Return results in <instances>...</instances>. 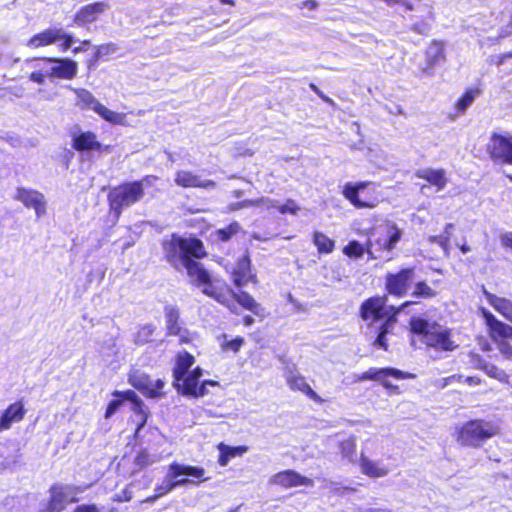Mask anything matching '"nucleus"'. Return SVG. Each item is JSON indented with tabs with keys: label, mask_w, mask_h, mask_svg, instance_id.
I'll use <instances>...</instances> for the list:
<instances>
[{
	"label": "nucleus",
	"mask_w": 512,
	"mask_h": 512,
	"mask_svg": "<svg viewBox=\"0 0 512 512\" xmlns=\"http://www.w3.org/2000/svg\"><path fill=\"white\" fill-rule=\"evenodd\" d=\"M165 260L176 270L185 269L191 286L200 289L207 297L226 307L232 314L239 315L240 306L264 319V308L246 291L235 292L222 278L213 277L200 260L208 257L204 242L196 236L183 237L172 234L162 242Z\"/></svg>",
	"instance_id": "obj_1"
},
{
	"label": "nucleus",
	"mask_w": 512,
	"mask_h": 512,
	"mask_svg": "<svg viewBox=\"0 0 512 512\" xmlns=\"http://www.w3.org/2000/svg\"><path fill=\"white\" fill-rule=\"evenodd\" d=\"M483 294L489 305L512 323V300L497 296L485 289ZM478 313L484 321L489 339L495 344L502 357L512 360V325L498 319L485 307H480Z\"/></svg>",
	"instance_id": "obj_2"
},
{
	"label": "nucleus",
	"mask_w": 512,
	"mask_h": 512,
	"mask_svg": "<svg viewBox=\"0 0 512 512\" xmlns=\"http://www.w3.org/2000/svg\"><path fill=\"white\" fill-rule=\"evenodd\" d=\"M408 330L412 343L419 341L427 351L442 354L453 352L459 347L453 330L436 320L412 316L408 321Z\"/></svg>",
	"instance_id": "obj_3"
},
{
	"label": "nucleus",
	"mask_w": 512,
	"mask_h": 512,
	"mask_svg": "<svg viewBox=\"0 0 512 512\" xmlns=\"http://www.w3.org/2000/svg\"><path fill=\"white\" fill-rule=\"evenodd\" d=\"M204 475L205 469L202 467L182 465L177 462H172L169 464L167 470V478L169 480L157 485L154 489V495L149 497V500H156L165 496L176 487L187 484L199 485L200 483L208 480Z\"/></svg>",
	"instance_id": "obj_4"
},
{
	"label": "nucleus",
	"mask_w": 512,
	"mask_h": 512,
	"mask_svg": "<svg viewBox=\"0 0 512 512\" xmlns=\"http://www.w3.org/2000/svg\"><path fill=\"white\" fill-rule=\"evenodd\" d=\"M341 194L356 209H374L383 200L380 185L374 181L347 182Z\"/></svg>",
	"instance_id": "obj_5"
},
{
	"label": "nucleus",
	"mask_w": 512,
	"mask_h": 512,
	"mask_svg": "<svg viewBox=\"0 0 512 512\" xmlns=\"http://www.w3.org/2000/svg\"><path fill=\"white\" fill-rule=\"evenodd\" d=\"M498 433V427L484 419H471L456 432V441L464 447L480 448Z\"/></svg>",
	"instance_id": "obj_6"
},
{
	"label": "nucleus",
	"mask_w": 512,
	"mask_h": 512,
	"mask_svg": "<svg viewBox=\"0 0 512 512\" xmlns=\"http://www.w3.org/2000/svg\"><path fill=\"white\" fill-rule=\"evenodd\" d=\"M416 278V268L414 266H405L397 271L388 272L384 276V290L386 295L396 298L406 296Z\"/></svg>",
	"instance_id": "obj_7"
},
{
	"label": "nucleus",
	"mask_w": 512,
	"mask_h": 512,
	"mask_svg": "<svg viewBox=\"0 0 512 512\" xmlns=\"http://www.w3.org/2000/svg\"><path fill=\"white\" fill-rule=\"evenodd\" d=\"M387 377L403 380L414 378L415 375L409 372H404L393 367L384 368H369L367 371L359 374L355 378V382H364L368 380L379 381L380 384L390 393L399 394L400 390L397 385L392 384L387 380Z\"/></svg>",
	"instance_id": "obj_8"
},
{
	"label": "nucleus",
	"mask_w": 512,
	"mask_h": 512,
	"mask_svg": "<svg viewBox=\"0 0 512 512\" xmlns=\"http://www.w3.org/2000/svg\"><path fill=\"white\" fill-rule=\"evenodd\" d=\"M486 153L494 164L512 166V134L493 132L486 145Z\"/></svg>",
	"instance_id": "obj_9"
},
{
	"label": "nucleus",
	"mask_w": 512,
	"mask_h": 512,
	"mask_svg": "<svg viewBox=\"0 0 512 512\" xmlns=\"http://www.w3.org/2000/svg\"><path fill=\"white\" fill-rule=\"evenodd\" d=\"M76 487L54 483L49 487V498L43 508L38 512H63L66 510L68 505L76 503L78 501L75 497H70L71 491L76 490Z\"/></svg>",
	"instance_id": "obj_10"
},
{
	"label": "nucleus",
	"mask_w": 512,
	"mask_h": 512,
	"mask_svg": "<svg viewBox=\"0 0 512 512\" xmlns=\"http://www.w3.org/2000/svg\"><path fill=\"white\" fill-rule=\"evenodd\" d=\"M34 60L51 64V68L49 70L50 80H72L76 77L78 72L77 63L69 58L39 57Z\"/></svg>",
	"instance_id": "obj_11"
},
{
	"label": "nucleus",
	"mask_w": 512,
	"mask_h": 512,
	"mask_svg": "<svg viewBox=\"0 0 512 512\" xmlns=\"http://www.w3.org/2000/svg\"><path fill=\"white\" fill-rule=\"evenodd\" d=\"M387 295H375L365 299L359 308V316L366 322H377L385 317Z\"/></svg>",
	"instance_id": "obj_12"
},
{
	"label": "nucleus",
	"mask_w": 512,
	"mask_h": 512,
	"mask_svg": "<svg viewBox=\"0 0 512 512\" xmlns=\"http://www.w3.org/2000/svg\"><path fill=\"white\" fill-rule=\"evenodd\" d=\"M166 319V334L168 336H177L180 344H187L192 341L189 330L182 326L180 322V312L176 306H166L164 308Z\"/></svg>",
	"instance_id": "obj_13"
},
{
	"label": "nucleus",
	"mask_w": 512,
	"mask_h": 512,
	"mask_svg": "<svg viewBox=\"0 0 512 512\" xmlns=\"http://www.w3.org/2000/svg\"><path fill=\"white\" fill-rule=\"evenodd\" d=\"M72 147L78 152L95 151L98 153L107 152L110 150L109 145L102 144L93 131H81L73 135Z\"/></svg>",
	"instance_id": "obj_14"
},
{
	"label": "nucleus",
	"mask_w": 512,
	"mask_h": 512,
	"mask_svg": "<svg viewBox=\"0 0 512 512\" xmlns=\"http://www.w3.org/2000/svg\"><path fill=\"white\" fill-rule=\"evenodd\" d=\"M231 278L233 284L238 288L247 285L249 282H256V275L252 273V262L248 251L236 260Z\"/></svg>",
	"instance_id": "obj_15"
},
{
	"label": "nucleus",
	"mask_w": 512,
	"mask_h": 512,
	"mask_svg": "<svg viewBox=\"0 0 512 512\" xmlns=\"http://www.w3.org/2000/svg\"><path fill=\"white\" fill-rule=\"evenodd\" d=\"M130 384L145 397L158 398L164 396L162 391L164 382L161 379L153 381L147 375H134L130 376Z\"/></svg>",
	"instance_id": "obj_16"
},
{
	"label": "nucleus",
	"mask_w": 512,
	"mask_h": 512,
	"mask_svg": "<svg viewBox=\"0 0 512 512\" xmlns=\"http://www.w3.org/2000/svg\"><path fill=\"white\" fill-rule=\"evenodd\" d=\"M14 198L15 200L22 202L26 208L34 209L38 217L43 215L46 211L44 195L37 190L19 187L16 190Z\"/></svg>",
	"instance_id": "obj_17"
},
{
	"label": "nucleus",
	"mask_w": 512,
	"mask_h": 512,
	"mask_svg": "<svg viewBox=\"0 0 512 512\" xmlns=\"http://www.w3.org/2000/svg\"><path fill=\"white\" fill-rule=\"evenodd\" d=\"M174 183L181 188H201L213 189L216 182L211 179H201V177L189 170H178L175 173Z\"/></svg>",
	"instance_id": "obj_18"
},
{
	"label": "nucleus",
	"mask_w": 512,
	"mask_h": 512,
	"mask_svg": "<svg viewBox=\"0 0 512 512\" xmlns=\"http://www.w3.org/2000/svg\"><path fill=\"white\" fill-rule=\"evenodd\" d=\"M108 7V4L103 1L87 4L77 10L74 14L73 21L79 26L93 23L99 19L100 15L104 13Z\"/></svg>",
	"instance_id": "obj_19"
},
{
	"label": "nucleus",
	"mask_w": 512,
	"mask_h": 512,
	"mask_svg": "<svg viewBox=\"0 0 512 512\" xmlns=\"http://www.w3.org/2000/svg\"><path fill=\"white\" fill-rule=\"evenodd\" d=\"M172 384L176 391L183 396L199 398L208 393L207 389L200 385L199 380H196L190 373L183 376L180 381L173 380Z\"/></svg>",
	"instance_id": "obj_20"
},
{
	"label": "nucleus",
	"mask_w": 512,
	"mask_h": 512,
	"mask_svg": "<svg viewBox=\"0 0 512 512\" xmlns=\"http://www.w3.org/2000/svg\"><path fill=\"white\" fill-rule=\"evenodd\" d=\"M26 409L22 400L9 404L0 415V432L9 430L13 423L24 420Z\"/></svg>",
	"instance_id": "obj_21"
},
{
	"label": "nucleus",
	"mask_w": 512,
	"mask_h": 512,
	"mask_svg": "<svg viewBox=\"0 0 512 512\" xmlns=\"http://www.w3.org/2000/svg\"><path fill=\"white\" fill-rule=\"evenodd\" d=\"M274 483L285 489H289L298 486H312L313 480L301 475L295 470L288 469L276 473L274 475Z\"/></svg>",
	"instance_id": "obj_22"
},
{
	"label": "nucleus",
	"mask_w": 512,
	"mask_h": 512,
	"mask_svg": "<svg viewBox=\"0 0 512 512\" xmlns=\"http://www.w3.org/2000/svg\"><path fill=\"white\" fill-rule=\"evenodd\" d=\"M415 177L425 180L430 186L435 187L436 191H442L448 183L446 171L442 168L419 169L415 172Z\"/></svg>",
	"instance_id": "obj_23"
},
{
	"label": "nucleus",
	"mask_w": 512,
	"mask_h": 512,
	"mask_svg": "<svg viewBox=\"0 0 512 512\" xmlns=\"http://www.w3.org/2000/svg\"><path fill=\"white\" fill-rule=\"evenodd\" d=\"M195 361V357L190 352L186 350L178 352L175 356V363L172 368L173 380L180 381L183 376L189 373Z\"/></svg>",
	"instance_id": "obj_24"
},
{
	"label": "nucleus",
	"mask_w": 512,
	"mask_h": 512,
	"mask_svg": "<svg viewBox=\"0 0 512 512\" xmlns=\"http://www.w3.org/2000/svg\"><path fill=\"white\" fill-rule=\"evenodd\" d=\"M287 384L292 391H299L305 394L310 400L322 404L324 399H322L306 382L305 377L302 375H290L287 378Z\"/></svg>",
	"instance_id": "obj_25"
},
{
	"label": "nucleus",
	"mask_w": 512,
	"mask_h": 512,
	"mask_svg": "<svg viewBox=\"0 0 512 512\" xmlns=\"http://www.w3.org/2000/svg\"><path fill=\"white\" fill-rule=\"evenodd\" d=\"M60 40L59 28L49 27L35 35H33L28 41L27 46L30 48H40L52 45Z\"/></svg>",
	"instance_id": "obj_26"
},
{
	"label": "nucleus",
	"mask_w": 512,
	"mask_h": 512,
	"mask_svg": "<svg viewBox=\"0 0 512 512\" xmlns=\"http://www.w3.org/2000/svg\"><path fill=\"white\" fill-rule=\"evenodd\" d=\"M342 252L345 256L352 259L362 258L365 252H367L371 258H376L373 256V243L371 240H368L365 245L357 240H351L343 247Z\"/></svg>",
	"instance_id": "obj_27"
},
{
	"label": "nucleus",
	"mask_w": 512,
	"mask_h": 512,
	"mask_svg": "<svg viewBox=\"0 0 512 512\" xmlns=\"http://www.w3.org/2000/svg\"><path fill=\"white\" fill-rule=\"evenodd\" d=\"M216 447L219 451L217 462L222 467H225L230 459L242 456L248 451L246 445L229 446L223 442H220Z\"/></svg>",
	"instance_id": "obj_28"
},
{
	"label": "nucleus",
	"mask_w": 512,
	"mask_h": 512,
	"mask_svg": "<svg viewBox=\"0 0 512 512\" xmlns=\"http://www.w3.org/2000/svg\"><path fill=\"white\" fill-rule=\"evenodd\" d=\"M482 94V89L478 86L465 89L463 94L456 100L454 109L456 115H462L467 108L472 105L477 97Z\"/></svg>",
	"instance_id": "obj_29"
},
{
	"label": "nucleus",
	"mask_w": 512,
	"mask_h": 512,
	"mask_svg": "<svg viewBox=\"0 0 512 512\" xmlns=\"http://www.w3.org/2000/svg\"><path fill=\"white\" fill-rule=\"evenodd\" d=\"M311 240L319 255L331 254L336 248L335 240L321 231H313L311 234Z\"/></svg>",
	"instance_id": "obj_30"
},
{
	"label": "nucleus",
	"mask_w": 512,
	"mask_h": 512,
	"mask_svg": "<svg viewBox=\"0 0 512 512\" xmlns=\"http://www.w3.org/2000/svg\"><path fill=\"white\" fill-rule=\"evenodd\" d=\"M412 286L413 290L410 295L414 299L413 301H417V304L420 300H431L439 295V292L425 280L414 281Z\"/></svg>",
	"instance_id": "obj_31"
},
{
	"label": "nucleus",
	"mask_w": 512,
	"mask_h": 512,
	"mask_svg": "<svg viewBox=\"0 0 512 512\" xmlns=\"http://www.w3.org/2000/svg\"><path fill=\"white\" fill-rule=\"evenodd\" d=\"M361 472L370 478L385 477L389 473V469L379 465L377 462L370 460L368 457L361 455L359 460Z\"/></svg>",
	"instance_id": "obj_32"
},
{
	"label": "nucleus",
	"mask_w": 512,
	"mask_h": 512,
	"mask_svg": "<svg viewBox=\"0 0 512 512\" xmlns=\"http://www.w3.org/2000/svg\"><path fill=\"white\" fill-rule=\"evenodd\" d=\"M392 230V233L387 239L377 238L372 241L373 249L375 248V250L380 253L384 251H392L402 237V231L397 227V225L393 224Z\"/></svg>",
	"instance_id": "obj_33"
},
{
	"label": "nucleus",
	"mask_w": 512,
	"mask_h": 512,
	"mask_svg": "<svg viewBox=\"0 0 512 512\" xmlns=\"http://www.w3.org/2000/svg\"><path fill=\"white\" fill-rule=\"evenodd\" d=\"M445 59L444 44L439 40H432L425 51V60L429 68L434 67Z\"/></svg>",
	"instance_id": "obj_34"
},
{
	"label": "nucleus",
	"mask_w": 512,
	"mask_h": 512,
	"mask_svg": "<svg viewBox=\"0 0 512 512\" xmlns=\"http://www.w3.org/2000/svg\"><path fill=\"white\" fill-rule=\"evenodd\" d=\"M242 232V227L238 221H232L223 228L216 229L212 233L214 241L218 243H226L230 241L235 235Z\"/></svg>",
	"instance_id": "obj_35"
},
{
	"label": "nucleus",
	"mask_w": 512,
	"mask_h": 512,
	"mask_svg": "<svg viewBox=\"0 0 512 512\" xmlns=\"http://www.w3.org/2000/svg\"><path fill=\"white\" fill-rule=\"evenodd\" d=\"M95 113H97L103 120L112 125H121L125 122L124 113H118L116 111L110 110L102 103L96 106Z\"/></svg>",
	"instance_id": "obj_36"
},
{
	"label": "nucleus",
	"mask_w": 512,
	"mask_h": 512,
	"mask_svg": "<svg viewBox=\"0 0 512 512\" xmlns=\"http://www.w3.org/2000/svg\"><path fill=\"white\" fill-rule=\"evenodd\" d=\"M76 94V105L81 110H92L94 112L96 111V106H98L100 102L92 95L91 92L85 89H79L77 90Z\"/></svg>",
	"instance_id": "obj_37"
},
{
	"label": "nucleus",
	"mask_w": 512,
	"mask_h": 512,
	"mask_svg": "<svg viewBox=\"0 0 512 512\" xmlns=\"http://www.w3.org/2000/svg\"><path fill=\"white\" fill-rule=\"evenodd\" d=\"M155 326L145 324L140 326L134 334V342L137 345H145L154 342Z\"/></svg>",
	"instance_id": "obj_38"
},
{
	"label": "nucleus",
	"mask_w": 512,
	"mask_h": 512,
	"mask_svg": "<svg viewBox=\"0 0 512 512\" xmlns=\"http://www.w3.org/2000/svg\"><path fill=\"white\" fill-rule=\"evenodd\" d=\"M477 369L482 370L490 378L496 379L500 382H508L509 375L501 368L494 364L482 363L477 365Z\"/></svg>",
	"instance_id": "obj_39"
},
{
	"label": "nucleus",
	"mask_w": 512,
	"mask_h": 512,
	"mask_svg": "<svg viewBox=\"0 0 512 512\" xmlns=\"http://www.w3.org/2000/svg\"><path fill=\"white\" fill-rule=\"evenodd\" d=\"M50 68L51 64H46L45 62H42V64L38 65V68L36 70L32 71L29 74V80L38 85H43L46 82V79H50Z\"/></svg>",
	"instance_id": "obj_40"
},
{
	"label": "nucleus",
	"mask_w": 512,
	"mask_h": 512,
	"mask_svg": "<svg viewBox=\"0 0 512 512\" xmlns=\"http://www.w3.org/2000/svg\"><path fill=\"white\" fill-rule=\"evenodd\" d=\"M110 207L118 212L128 202V191L113 190L108 196Z\"/></svg>",
	"instance_id": "obj_41"
},
{
	"label": "nucleus",
	"mask_w": 512,
	"mask_h": 512,
	"mask_svg": "<svg viewBox=\"0 0 512 512\" xmlns=\"http://www.w3.org/2000/svg\"><path fill=\"white\" fill-rule=\"evenodd\" d=\"M117 46L114 43H106L96 47L93 54L92 63H97L100 59L117 51Z\"/></svg>",
	"instance_id": "obj_42"
},
{
	"label": "nucleus",
	"mask_w": 512,
	"mask_h": 512,
	"mask_svg": "<svg viewBox=\"0 0 512 512\" xmlns=\"http://www.w3.org/2000/svg\"><path fill=\"white\" fill-rule=\"evenodd\" d=\"M245 340L241 336H236L232 340H228L222 343L221 349L223 351H232L233 353H238L241 347L244 345Z\"/></svg>",
	"instance_id": "obj_43"
},
{
	"label": "nucleus",
	"mask_w": 512,
	"mask_h": 512,
	"mask_svg": "<svg viewBox=\"0 0 512 512\" xmlns=\"http://www.w3.org/2000/svg\"><path fill=\"white\" fill-rule=\"evenodd\" d=\"M115 394L116 395H120L122 397V399H113V400H111L109 402V404L107 406V409H106V412H105V417L106 418H109L112 414L115 413V411L122 404L123 400L128 399V390L127 391H123L121 393H115Z\"/></svg>",
	"instance_id": "obj_44"
},
{
	"label": "nucleus",
	"mask_w": 512,
	"mask_h": 512,
	"mask_svg": "<svg viewBox=\"0 0 512 512\" xmlns=\"http://www.w3.org/2000/svg\"><path fill=\"white\" fill-rule=\"evenodd\" d=\"M277 210L281 214L288 213V214L296 215L298 213V211L300 210V207L297 205V203L294 200L288 199L284 204L278 206Z\"/></svg>",
	"instance_id": "obj_45"
},
{
	"label": "nucleus",
	"mask_w": 512,
	"mask_h": 512,
	"mask_svg": "<svg viewBox=\"0 0 512 512\" xmlns=\"http://www.w3.org/2000/svg\"><path fill=\"white\" fill-rule=\"evenodd\" d=\"M143 196V187L140 181L130 183V203L140 200Z\"/></svg>",
	"instance_id": "obj_46"
},
{
	"label": "nucleus",
	"mask_w": 512,
	"mask_h": 512,
	"mask_svg": "<svg viewBox=\"0 0 512 512\" xmlns=\"http://www.w3.org/2000/svg\"><path fill=\"white\" fill-rule=\"evenodd\" d=\"M59 36L60 40H62L61 50L67 51L74 42V37L69 33H65L61 28H59Z\"/></svg>",
	"instance_id": "obj_47"
},
{
	"label": "nucleus",
	"mask_w": 512,
	"mask_h": 512,
	"mask_svg": "<svg viewBox=\"0 0 512 512\" xmlns=\"http://www.w3.org/2000/svg\"><path fill=\"white\" fill-rule=\"evenodd\" d=\"M309 88L317 95L321 98V100H323L325 103L331 105V106H334L335 105V102L332 98H330L329 96L325 95L320 89L319 87L315 84V83H310L309 84Z\"/></svg>",
	"instance_id": "obj_48"
},
{
	"label": "nucleus",
	"mask_w": 512,
	"mask_h": 512,
	"mask_svg": "<svg viewBox=\"0 0 512 512\" xmlns=\"http://www.w3.org/2000/svg\"><path fill=\"white\" fill-rule=\"evenodd\" d=\"M309 88L317 95L321 98V100H323L325 103L331 105V106H334L335 105V102L332 98H330L329 96L325 95L320 89L319 87L315 84V83H310L309 84Z\"/></svg>",
	"instance_id": "obj_49"
},
{
	"label": "nucleus",
	"mask_w": 512,
	"mask_h": 512,
	"mask_svg": "<svg viewBox=\"0 0 512 512\" xmlns=\"http://www.w3.org/2000/svg\"><path fill=\"white\" fill-rule=\"evenodd\" d=\"M149 463H151L150 456L147 452H140L135 458V464L139 466L140 469L146 467Z\"/></svg>",
	"instance_id": "obj_50"
},
{
	"label": "nucleus",
	"mask_w": 512,
	"mask_h": 512,
	"mask_svg": "<svg viewBox=\"0 0 512 512\" xmlns=\"http://www.w3.org/2000/svg\"><path fill=\"white\" fill-rule=\"evenodd\" d=\"M386 336L387 335H383V334H379L378 333L376 339L373 342V346L381 348L384 351H388L389 345H388V341H387V337Z\"/></svg>",
	"instance_id": "obj_51"
},
{
	"label": "nucleus",
	"mask_w": 512,
	"mask_h": 512,
	"mask_svg": "<svg viewBox=\"0 0 512 512\" xmlns=\"http://www.w3.org/2000/svg\"><path fill=\"white\" fill-rule=\"evenodd\" d=\"M414 304H417V301L406 300L403 303H401L399 306H393V305L390 306L389 312H390V314L397 316L401 310H403L404 308H407L411 305H414Z\"/></svg>",
	"instance_id": "obj_52"
},
{
	"label": "nucleus",
	"mask_w": 512,
	"mask_h": 512,
	"mask_svg": "<svg viewBox=\"0 0 512 512\" xmlns=\"http://www.w3.org/2000/svg\"><path fill=\"white\" fill-rule=\"evenodd\" d=\"M73 512H101L96 504H81L77 505Z\"/></svg>",
	"instance_id": "obj_53"
},
{
	"label": "nucleus",
	"mask_w": 512,
	"mask_h": 512,
	"mask_svg": "<svg viewBox=\"0 0 512 512\" xmlns=\"http://www.w3.org/2000/svg\"><path fill=\"white\" fill-rule=\"evenodd\" d=\"M463 376L459 374L451 375L442 379L441 387L444 388L450 383L458 382L462 383Z\"/></svg>",
	"instance_id": "obj_54"
},
{
	"label": "nucleus",
	"mask_w": 512,
	"mask_h": 512,
	"mask_svg": "<svg viewBox=\"0 0 512 512\" xmlns=\"http://www.w3.org/2000/svg\"><path fill=\"white\" fill-rule=\"evenodd\" d=\"M135 413L139 417L136 423V433L145 425L147 420V415L141 409H135Z\"/></svg>",
	"instance_id": "obj_55"
},
{
	"label": "nucleus",
	"mask_w": 512,
	"mask_h": 512,
	"mask_svg": "<svg viewBox=\"0 0 512 512\" xmlns=\"http://www.w3.org/2000/svg\"><path fill=\"white\" fill-rule=\"evenodd\" d=\"M500 241L503 247L512 249V232L503 233L500 236Z\"/></svg>",
	"instance_id": "obj_56"
},
{
	"label": "nucleus",
	"mask_w": 512,
	"mask_h": 512,
	"mask_svg": "<svg viewBox=\"0 0 512 512\" xmlns=\"http://www.w3.org/2000/svg\"><path fill=\"white\" fill-rule=\"evenodd\" d=\"M462 382L468 384L469 386H478L482 384V379L478 376H463Z\"/></svg>",
	"instance_id": "obj_57"
},
{
	"label": "nucleus",
	"mask_w": 512,
	"mask_h": 512,
	"mask_svg": "<svg viewBox=\"0 0 512 512\" xmlns=\"http://www.w3.org/2000/svg\"><path fill=\"white\" fill-rule=\"evenodd\" d=\"M90 45H91L90 40H83V41H81L80 46L75 47V48L72 49V52L74 54H78V53H80L82 51H86V50H88Z\"/></svg>",
	"instance_id": "obj_58"
},
{
	"label": "nucleus",
	"mask_w": 512,
	"mask_h": 512,
	"mask_svg": "<svg viewBox=\"0 0 512 512\" xmlns=\"http://www.w3.org/2000/svg\"><path fill=\"white\" fill-rule=\"evenodd\" d=\"M300 8H307L309 10H316L318 8V2L316 0H304Z\"/></svg>",
	"instance_id": "obj_59"
},
{
	"label": "nucleus",
	"mask_w": 512,
	"mask_h": 512,
	"mask_svg": "<svg viewBox=\"0 0 512 512\" xmlns=\"http://www.w3.org/2000/svg\"><path fill=\"white\" fill-rule=\"evenodd\" d=\"M393 329L394 328L383 321L378 328V333L383 335L392 334Z\"/></svg>",
	"instance_id": "obj_60"
},
{
	"label": "nucleus",
	"mask_w": 512,
	"mask_h": 512,
	"mask_svg": "<svg viewBox=\"0 0 512 512\" xmlns=\"http://www.w3.org/2000/svg\"><path fill=\"white\" fill-rule=\"evenodd\" d=\"M512 58V51L499 54L496 58L495 63L497 65H502L507 59Z\"/></svg>",
	"instance_id": "obj_61"
},
{
	"label": "nucleus",
	"mask_w": 512,
	"mask_h": 512,
	"mask_svg": "<svg viewBox=\"0 0 512 512\" xmlns=\"http://www.w3.org/2000/svg\"><path fill=\"white\" fill-rule=\"evenodd\" d=\"M470 356V360L472 361V363L475 365V367L477 368V365L478 364H482V363H487L479 354L477 353H470L469 354Z\"/></svg>",
	"instance_id": "obj_62"
},
{
	"label": "nucleus",
	"mask_w": 512,
	"mask_h": 512,
	"mask_svg": "<svg viewBox=\"0 0 512 512\" xmlns=\"http://www.w3.org/2000/svg\"><path fill=\"white\" fill-rule=\"evenodd\" d=\"M411 30L417 34H426V31L428 30V26L421 25V24H414V25H412Z\"/></svg>",
	"instance_id": "obj_63"
},
{
	"label": "nucleus",
	"mask_w": 512,
	"mask_h": 512,
	"mask_svg": "<svg viewBox=\"0 0 512 512\" xmlns=\"http://www.w3.org/2000/svg\"><path fill=\"white\" fill-rule=\"evenodd\" d=\"M398 319L397 316L392 315L389 313V315H385L384 322L390 325L392 328H394L395 324L397 323Z\"/></svg>",
	"instance_id": "obj_64"
}]
</instances>
